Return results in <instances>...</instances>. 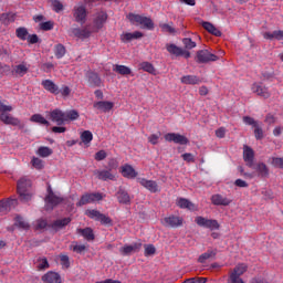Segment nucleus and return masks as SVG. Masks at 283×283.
Wrapping results in <instances>:
<instances>
[{
  "label": "nucleus",
  "mask_w": 283,
  "mask_h": 283,
  "mask_svg": "<svg viewBox=\"0 0 283 283\" xmlns=\"http://www.w3.org/2000/svg\"><path fill=\"white\" fill-rule=\"evenodd\" d=\"M30 189H32V180H30V178L22 177L18 180L17 191L22 202H29V200H32V192H30Z\"/></svg>",
  "instance_id": "obj_1"
},
{
  "label": "nucleus",
  "mask_w": 283,
  "mask_h": 283,
  "mask_svg": "<svg viewBox=\"0 0 283 283\" xmlns=\"http://www.w3.org/2000/svg\"><path fill=\"white\" fill-rule=\"evenodd\" d=\"M127 19L128 21H130V23H137L138 25H143L145 30H154V21L151 20V18L129 13L127 15Z\"/></svg>",
  "instance_id": "obj_2"
},
{
  "label": "nucleus",
  "mask_w": 283,
  "mask_h": 283,
  "mask_svg": "<svg viewBox=\"0 0 283 283\" xmlns=\"http://www.w3.org/2000/svg\"><path fill=\"white\" fill-rule=\"evenodd\" d=\"M85 216H87V218H91V220H96L97 222H101V224H104V227H112L114 224L112 218L101 213V211L98 210H86Z\"/></svg>",
  "instance_id": "obj_3"
},
{
  "label": "nucleus",
  "mask_w": 283,
  "mask_h": 283,
  "mask_svg": "<svg viewBox=\"0 0 283 283\" xmlns=\"http://www.w3.org/2000/svg\"><path fill=\"white\" fill-rule=\"evenodd\" d=\"M63 202V198L56 196L54 191H52V187H48V196L45 197L46 211H52L54 207H59Z\"/></svg>",
  "instance_id": "obj_4"
},
{
  "label": "nucleus",
  "mask_w": 283,
  "mask_h": 283,
  "mask_svg": "<svg viewBox=\"0 0 283 283\" xmlns=\"http://www.w3.org/2000/svg\"><path fill=\"white\" fill-rule=\"evenodd\" d=\"M196 224L198 227H203V229H210V231H216L220 229V223L216 219H208L202 216L196 217L195 219Z\"/></svg>",
  "instance_id": "obj_5"
},
{
  "label": "nucleus",
  "mask_w": 283,
  "mask_h": 283,
  "mask_svg": "<svg viewBox=\"0 0 283 283\" xmlns=\"http://www.w3.org/2000/svg\"><path fill=\"white\" fill-rule=\"evenodd\" d=\"M73 18L76 23H80V25H85L87 21V9L85 6H75L73 8Z\"/></svg>",
  "instance_id": "obj_6"
},
{
  "label": "nucleus",
  "mask_w": 283,
  "mask_h": 283,
  "mask_svg": "<svg viewBox=\"0 0 283 283\" xmlns=\"http://www.w3.org/2000/svg\"><path fill=\"white\" fill-rule=\"evenodd\" d=\"M218 55L212 54L209 50H199L196 54V63H211L218 61Z\"/></svg>",
  "instance_id": "obj_7"
},
{
  "label": "nucleus",
  "mask_w": 283,
  "mask_h": 283,
  "mask_svg": "<svg viewBox=\"0 0 283 283\" xmlns=\"http://www.w3.org/2000/svg\"><path fill=\"white\" fill-rule=\"evenodd\" d=\"M101 200H103V195L101 192L84 193L76 203V207H85V205H92V202Z\"/></svg>",
  "instance_id": "obj_8"
},
{
  "label": "nucleus",
  "mask_w": 283,
  "mask_h": 283,
  "mask_svg": "<svg viewBox=\"0 0 283 283\" xmlns=\"http://www.w3.org/2000/svg\"><path fill=\"white\" fill-rule=\"evenodd\" d=\"M161 224L164 227H170V229H178L185 224V219L182 217L171 214L161 219Z\"/></svg>",
  "instance_id": "obj_9"
},
{
  "label": "nucleus",
  "mask_w": 283,
  "mask_h": 283,
  "mask_svg": "<svg viewBox=\"0 0 283 283\" xmlns=\"http://www.w3.org/2000/svg\"><path fill=\"white\" fill-rule=\"evenodd\" d=\"M107 12L99 11L95 13L93 19V32H98V30H103L105 23H107Z\"/></svg>",
  "instance_id": "obj_10"
},
{
  "label": "nucleus",
  "mask_w": 283,
  "mask_h": 283,
  "mask_svg": "<svg viewBox=\"0 0 283 283\" xmlns=\"http://www.w3.org/2000/svg\"><path fill=\"white\" fill-rule=\"evenodd\" d=\"M167 143H175L176 145H189V139L178 133H168L164 136Z\"/></svg>",
  "instance_id": "obj_11"
},
{
  "label": "nucleus",
  "mask_w": 283,
  "mask_h": 283,
  "mask_svg": "<svg viewBox=\"0 0 283 283\" xmlns=\"http://www.w3.org/2000/svg\"><path fill=\"white\" fill-rule=\"evenodd\" d=\"M50 120L52 123H56V125H65L66 119H65V112L55 108L49 113Z\"/></svg>",
  "instance_id": "obj_12"
},
{
  "label": "nucleus",
  "mask_w": 283,
  "mask_h": 283,
  "mask_svg": "<svg viewBox=\"0 0 283 283\" xmlns=\"http://www.w3.org/2000/svg\"><path fill=\"white\" fill-rule=\"evenodd\" d=\"M143 249V243L136 242L133 244H125L123 248L119 249L120 255H132L134 253H138Z\"/></svg>",
  "instance_id": "obj_13"
},
{
  "label": "nucleus",
  "mask_w": 283,
  "mask_h": 283,
  "mask_svg": "<svg viewBox=\"0 0 283 283\" xmlns=\"http://www.w3.org/2000/svg\"><path fill=\"white\" fill-rule=\"evenodd\" d=\"M28 72H30V65L25 62H21L20 64L12 66L11 74H13V76L23 78Z\"/></svg>",
  "instance_id": "obj_14"
},
{
  "label": "nucleus",
  "mask_w": 283,
  "mask_h": 283,
  "mask_svg": "<svg viewBox=\"0 0 283 283\" xmlns=\"http://www.w3.org/2000/svg\"><path fill=\"white\" fill-rule=\"evenodd\" d=\"M139 185L142 187H145L150 193H158L160 191V188L158 187V182L145 178H139L138 179Z\"/></svg>",
  "instance_id": "obj_15"
},
{
  "label": "nucleus",
  "mask_w": 283,
  "mask_h": 283,
  "mask_svg": "<svg viewBox=\"0 0 283 283\" xmlns=\"http://www.w3.org/2000/svg\"><path fill=\"white\" fill-rule=\"evenodd\" d=\"M211 202L212 205H214V207H229V205H231V202H233V200L217 193V195H212L211 196Z\"/></svg>",
  "instance_id": "obj_16"
},
{
  "label": "nucleus",
  "mask_w": 283,
  "mask_h": 283,
  "mask_svg": "<svg viewBox=\"0 0 283 283\" xmlns=\"http://www.w3.org/2000/svg\"><path fill=\"white\" fill-rule=\"evenodd\" d=\"M252 92L256 94L258 96H261V98H270L271 93L269 92V87L260 84V83H254L252 85Z\"/></svg>",
  "instance_id": "obj_17"
},
{
  "label": "nucleus",
  "mask_w": 283,
  "mask_h": 283,
  "mask_svg": "<svg viewBox=\"0 0 283 283\" xmlns=\"http://www.w3.org/2000/svg\"><path fill=\"white\" fill-rule=\"evenodd\" d=\"M0 120L1 123H4V125H12L13 127H19V125H21V120L10 115V113L0 114Z\"/></svg>",
  "instance_id": "obj_18"
},
{
  "label": "nucleus",
  "mask_w": 283,
  "mask_h": 283,
  "mask_svg": "<svg viewBox=\"0 0 283 283\" xmlns=\"http://www.w3.org/2000/svg\"><path fill=\"white\" fill-rule=\"evenodd\" d=\"M93 107L94 109H98L99 112L107 114V112H112V109H114V102H107V101L95 102L93 104Z\"/></svg>",
  "instance_id": "obj_19"
},
{
  "label": "nucleus",
  "mask_w": 283,
  "mask_h": 283,
  "mask_svg": "<svg viewBox=\"0 0 283 283\" xmlns=\"http://www.w3.org/2000/svg\"><path fill=\"white\" fill-rule=\"evenodd\" d=\"M116 198H117L119 205H130L132 203V197H129V192H127V190H125V188H123V187L118 188Z\"/></svg>",
  "instance_id": "obj_20"
},
{
  "label": "nucleus",
  "mask_w": 283,
  "mask_h": 283,
  "mask_svg": "<svg viewBox=\"0 0 283 283\" xmlns=\"http://www.w3.org/2000/svg\"><path fill=\"white\" fill-rule=\"evenodd\" d=\"M17 199H7L0 201V213H8L11 209L17 207Z\"/></svg>",
  "instance_id": "obj_21"
},
{
  "label": "nucleus",
  "mask_w": 283,
  "mask_h": 283,
  "mask_svg": "<svg viewBox=\"0 0 283 283\" xmlns=\"http://www.w3.org/2000/svg\"><path fill=\"white\" fill-rule=\"evenodd\" d=\"M255 158V153L249 146L243 147V159L247 163L248 167H253V160Z\"/></svg>",
  "instance_id": "obj_22"
},
{
  "label": "nucleus",
  "mask_w": 283,
  "mask_h": 283,
  "mask_svg": "<svg viewBox=\"0 0 283 283\" xmlns=\"http://www.w3.org/2000/svg\"><path fill=\"white\" fill-rule=\"evenodd\" d=\"M70 222H72V218L66 217V218L57 219V220L53 221L50 224V227L54 231H61V229H65V227H67V224H70Z\"/></svg>",
  "instance_id": "obj_23"
},
{
  "label": "nucleus",
  "mask_w": 283,
  "mask_h": 283,
  "mask_svg": "<svg viewBox=\"0 0 283 283\" xmlns=\"http://www.w3.org/2000/svg\"><path fill=\"white\" fill-rule=\"evenodd\" d=\"M122 176L124 178H128L130 180H134V178H136L138 176V172L136 171V169H134V167H132V165L126 164L122 167Z\"/></svg>",
  "instance_id": "obj_24"
},
{
  "label": "nucleus",
  "mask_w": 283,
  "mask_h": 283,
  "mask_svg": "<svg viewBox=\"0 0 283 283\" xmlns=\"http://www.w3.org/2000/svg\"><path fill=\"white\" fill-rule=\"evenodd\" d=\"M42 282L44 283H63L61 280V274L56 272H48L42 276Z\"/></svg>",
  "instance_id": "obj_25"
},
{
  "label": "nucleus",
  "mask_w": 283,
  "mask_h": 283,
  "mask_svg": "<svg viewBox=\"0 0 283 283\" xmlns=\"http://www.w3.org/2000/svg\"><path fill=\"white\" fill-rule=\"evenodd\" d=\"M180 81L184 85H200L202 83V80L197 75H184Z\"/></svg>",
  "instance_id": "obj_26"
},
{
  "label": "nucleus",
  "mask_w": 283,
  "mask_h": 283,
  "mask_svg": "<svg viewBox=\"0 0 283 283\" xmlns=\"http://www.w3.org/2000/svg\"><path fill=\"white\" fill-rule=\"evenodd\" d=\"M177 207L179 209H188V211H196V205L188 199L185 198H178L176 202Z\"/></svg>",
  "instance_id": "obj_27"
},
{
  "label": "nucleus",
  "mask_w": 283,
  "mask_h": 283,
  "mask_svg": "<svg viewBox=\"0 0 283 283\" xmlns=\"http://www.w3.org/2000/svg\"><path fill=\"white\" fill-rule=\"evenodd\" d=\"M143 36H144L143 32L135 31L133 33H128V32L123 33L120 35V39H122L123 43H129V41H134L136 39H143Z\"/></svg>",
  "instance_id": "obj_28"
},
{
  "label": "nucleus",
  "mask_w": 283,
  "mask_h": 283,
  "mask_svg": "<svg viewBox=\"0 0 283 283\" xmlns=\"http://www.w3.org/2000/svg\"><path fill=\"white\" fill-rule=\"evenodd\" d=\"M42 87H44L46 92H50V94L59 95V85L54 84L52 80L42 81Z\"/></svg>",
  "instance_id": "obj_29"
},
{
  "label": "nucleus",
  "mask_w": 283,
  "mask_h": 283,
  "mask_svg": "<svg viewBox=\"0 0 283 283\" xmlns=\"http://www.w3.org/2000/svg\"><path fill=\"white\" fill-rule=\"evenodd\" d=\"M95 176H96V178H98V180H104V181L116 179V176H114V174H112V169H109V170H96Z\"/></svg>",
  "instance_id": "obj_30"
},
{
  "label": "nucleus",
  "mask_w": 283,
  "mask_h": 283,
  "mask_svg": "<svg viewBox=\"0 0 283 283\" xmlns=\"http://www.w3.org/2000/svg\"><path fill=\"white\" fill-rule=\"evenodd\" d=\"M76 233L78 235H83L84 240H87L88 242H92L95 238L94 230H92V228H77Z\"/></svg>",
  "instance_id": "obj_31"
},
{
  "label": "nucleus",
  "mask_w": 283,
  "mask_h": 283,
  "mask_svg": "<svg viewBox=\"0 0 283 283\" xmlns=\"http://www.w3.org/2000/svg\"><path fill=\"white\" fill-rule=\"evenodd\" d=\"M17 20V13L13 12H8V13H2L0 15V23L3 25H10V23H14Z\"/></svg>",
  "instance_id": "obj_32"
},
{
  "label": "nucleus",
  "mask_w": 283,
  "mask_h": 283,
  "mask_svg": "<svg viewBox=\"0 0 283 283\" xmlns=\"http://www.w3.org/2000/svg\"><path fill=\"white\" fill-rule=\"evenodd\" d=\"M72 34H74L77 39H90L92 32L87 28H74L72 29Z\"/></svg>",
  "instance_id": "obj_33"
},
{
  "label": "nucleus",
  "mask_w": 283,
  "mask_h": 283,
  "mask_svg": "<svg viewBox=\"0 0 283 283\" xmlns=\"http://www.w3.org/2000/svg\"><path fill=\"white\" fill-rule=\"evenodd\" d=\"M203 30H207L213 36H222V32L216 28L211 22H202Z\"/></svg>",
  "instance_id": "obj_34"
},
{
  "label": "nucleus",
  "mask_w": 283,
  "mask_h": 283,
  "mask_svg": "<svg viewBox=\"0 0 283 283\" xmlns=\"http://www.w3.org/2000/svg\"><path fill=\"white\" fill-rule=\"evenodd\" d=\"M255 171L260 178H269V166H266V164H256Z\"/></svg>",
  "instance_id": "obj_35"
},
{
  "label": "nucleus",
  "mask_w": 283,
  "mask_h": 283,
  "mask_svg": "<svg viewBox=\"0 0 283 283\" xmlns=\"http://www.w3.org/2000/svg\"><path fill=\"white\" fill-rule=\"evenodd\" d=\"M113 72H116L117 74H120L122 76H129L132 74V69L125 65L115 64L113 66Z\"/></svg>",
  "instance_id": "obj_36"
},
{
  "label": "nucleus",
  "mask_w": 283,
  "mask_h": 283,
  "mask_svg": "<svg viewBox=\"0 0 283 283\" xmlns=\"http://www.w3.org/2000/svg\"><path fill=\"white\" fill-rule=\"evenodd\" d=\"M166 50L169 52L172 56H182V48H179L176 44L167 43Z\"/></svg>",
  "instance_id": "obj_37"
},
{
  "label": "nucleus",
  "mask_w": 283,
  "mask_h": 283,
  "mask_svg": "<svg viewBox=\"0 0 283 283\" xmlns=\"http://www.w3.org/2000/svg\"><path fill=\"white\" fill-rule=\"evenodd\" d=\"M247 264L244 263H241V264H238L233 271L230 272V275H233L235 277H242V275H244V273H247Z\"/></svg>",
  "instance_id": "obj_38"
},
{
  "label": "nucleus",
  "mask_w": 283,
  "mask_h": 283,
  "mask_svg": "<svg viewBox=\"0 0 283 283\" xmlns=\"http://www.w3.org/2000/svg\"><path fill=\"white\" fill-rule=\"evenodd\" d=\"M216 255H218V250H208L199 256L198 262H200V264H205L207 260L216 258Z\"/></svg>",
  "instance_id": "obj_39"
},
{
  "label": "nucleus",
  "mask_w": 283,
  "mask_h": 283,
  "mask_svg": "<svg viewBox=\"0 0 283 283\" xmlns=\"http://www.w3.org/2000/svg\"><path fill=\"white\" fill-rule=\"evenodd\" d=\"M31 123H38L39 125H45L46 127H50V122L43 117L41 114H34L30 118Z\"/></svg>",
  "instance_id": "obj_40"
},
{
  "label": "nucleus",
  "mask_w": 283,
  "mask_h": 283,
  "mask_svg": "<svg viewBox=\"0 0 283 283\" xmlns=\"http://www.w3.org/2000/svg\"><path fill=\"white\" fill-rule=\"evenodd\" d=\"M88 82L93 87H101L103 85V81H101V77L96 73L90 74Z\"/></svg>",
  "instance_id": "obj_41"
},
{
  "label": "nucleus",
  "mask_w": 283,
  "mask_h": 283,
  "mask_svg": "<svg viewBox=\"0 0 283 283\" xmlns=\"http://www.w3.org/2000/svg\"><path fill=\"white\" fill-rule=\"evenodd\" d=\"M264 39H269L270 41H272V39H276V41H282L283 39V31H274V32H265L263 34Z\"/></svg>",
  "instance_id": "obj_42"
},
{
  "label": "nucleus",
  "mask_w": 283,
  "mask_h": 283,
  "mask_svg": "<svg viewBox=\"0 0 283 283\" xmlns=\"http://www.w3.org/2000/svg\"><path fill=\"white\" fill-rule=\"evenodd\" d=\"M52 154H54L52 148L46 147V146H41L38 149V156H41V158H48L49 156H52Z\"/></svg>",
  "instance_id": "obj_43"
},
{
  "label": "nucleus",
  "mask_w": 283,
  "mask_h": 283,
  "mask_svg": "<svg viewBox=\"0 0 283 283\" xmlns=\"http://www.w3.org/2000/svg\"><path fill=\"white\" fill-rule=\"evenodd\" d=\"M36 264H38V269L39 271H43L45 269H50V263L48 262V258L45 256H39L36 259Z\"/></svg>",
  "instance_id": "obj_44"
},
{
  "label": "nucleus",
  "mask_w": 283,
  "mask_h": 283,
  "mask_svg": "<svg viewBox=\"0 0 283 283\" xmlns=\"http://www.w3.org/2000/svg\"><path fill=\"white\" fill-rule=\"evenodd\" d=\"M65 45L63 44H56L54 46V54L56 56V59H63V56H65Z\"/></svg>",
  "instance_id": "obj_45"
},
{
  "label": "nucleus",
  "mask_w": 283,
  "mask_h": 283,
  "mask_svg": "<svg viewBox=\"0 0 283 283\" xmlns=\"http://www.w3.org/2000/svg\"><path fill=\"white\" fill-rule=\"evenodd\" d=\"M140 70H143L144 72H148V74H156V69L154 67V64L149 62L140 63Z\"/></svg>",
  "instance_id": "obj_46"
},
{
  "label": "nucleus",
  "mask_w": 283,
  "mask_h": 283,
  "mask_svg": "<svg viewBox=\"0 0 283 283\" xmlns=\"http://www.w3.org/2000/svg\"><path fill=\"white\" fill-rule=\"evenodd\" d=\"M93 139H94V135H92V132L90 130H84L81 134V140L82 143H84V145H88V143H92Z\"/></svg>",
  "instance_id": "obj_47"
},
{
  "label": "nucleus",
  "mask_w": 283,
  "mask_h": 283,
  "mask_svg": "<svg viewBox=\"0 0 283 283\" xmlns=\"http://www.w3.org/2000/svg\"><path fill=\"white\" fill-rule=\"evenodd\" d=\"M172 25L174 22H171L170 24L161 23L159 24V28L161 29V31L167 32L168 34H176V28H174Z\"/></svg>",
  "instance_id": "obj_48"
},
{
  "label": "nucleus",
  "mask_w": 283,
  "mask_h": 283,
  "mask_svg": "<svg viewBox=\"0 0 283 283\" xmlns=\"http://www.w3.org/2000/svg\"><path fill=\"white\" fill-rule=\"evenodd\" d=\"M15 34H17V36H18V39H20V41H27V39H28V29H25V28H23V27H21V28H18L17 30H15Z\"/></svg>",
  "instance_id": "obj_49"
},
{
  "label": "nucleus",
  "mask_w": 283,
  "mask_h": 283,
  "mask_svg": "<svg viewBox=\"0 0 283 283\" xmlns=\"http://www.w3.org/2000/svg\"><path fill=\"white\" fill-rule=\"evenodd\" d=\"M15 227H19L20 229H30V223H28L23 217L18 216L15 217Z\"/></svg>",
  "instance_id": "obj_50"
},
{
  "label": "nucleus",
  "mask_w": 283,
  "mask_h": 283,
  "mask_svg": "<svg viewBox=\"0 0 283 283\" xmlns=\"http://www.w3.org/2000/svg\"><path fill=\"white\" fill-rule=\"evenodd\" d=\"M59 94H61L63 98H67L72 94V88L67 85H63L61 90L59 88Z\"/></svg>",
  "instance_id": "obj_51"
},
{
  "label": "nucleus",
  "mask_w": 283,
  "mask_h": 283,
  "mask_svg": "<svg viewBox=\"0 0 283 283\" xmlns=\"http://www.w3.org/2000/svg\"><path fill=\"white\" fill-rule=\"evenodd\" d=\"M78 118V112L72 109L69 112H65V120H76Z\"/></svg>",
  "instance_id": "obj_52"
},
{
  "label": "nucleus",
  "mask_w": 283,
  "mask_h": 283,
  "mask_svg": "<svg viewBox=\"0 0 283 283\" xmlns=\"http://www.w3.org/2000/svg\"><path fill=\"white\" fill-rule=\"evenodd\" d=\"M182 43L186 48V50H193V48H196V42L193 40H191L190 38H184L182 39Z\"/></svg>",
  "instance_id": "obj_53"
},
{
  "label": "nucleus",
  "mask_w": 283,
  "mask_h": 283,
  "mask_svg": "<svg viewBox=\"0 0 283 283\" xmlns=\"http://www.w3.org/2000/svg\"><path fill=\"white\" fill-rule=\"evenodd\" d=\"M254 136L256 140H262V138H264V130H262V127H260L258 124L254 126Z\"/></svg>",
  "instance_id": "obj_54"
},
{
  "label": "nucleus",
  "mask_w": 283,
  "mask_h": 283,
  "mask_svg": "<svg viewBox=\"0 0 283 283\" xmlns=\"http://www.w3.org/2000/svg\"><path fill=\"white\" fill-rule=\"evenodd\" d=\"M271 164L273 165V167L283 169V158L282 157H273Z\"/></svg>",
  "instance_id": "obj_55"
},
{
  "label": "nucleus",
  "mask_w": 283,
  "mask_h": 283,
  "mask_svg": "<svg viewBox=\"0 0 283 283\" xmlns=\"http://www.w3.org/2000/svg\"><path fill=\"white\" fill-rule=\"evenodd\" d=\"M13 107L10 105H6L3 101L0 99V114H8V112H12Z\"/></svg>",
  "instance_id": "obj_56"
},
{
  "label": "nucleus",
  "mask_w": 283,
  "mask_h": 283,
  "mask_svg": "<svg viewBox=\"0 0 283 283\" xmlns=\"http://www.w3.org/2000/svg\"><path fill=\"white\" fill-rule=\"evenodd\" d=\"M41 30H44L45 32L53 30L54 29V22L52 21H46V22H42L40 24Z\"/></svg>",
  "instance_id": "obj_57"
},
{
  "label": "nucleus",
  "mask_w": 283,
  "mask_h": 283,
  "mask_svg": "<svg viewBox=\"0 0 283 283\" xmlns=\"http://www.w3.org/2000/svg\"><path fill=\"white\" fill-rule=\"evenodd\" d=\"M182 283H207V277H190L185 280Z\"/></svg>",
  "instance_id": "obj_58"
},
{
  "label": "nucleus",
  "mask_w": 283,
  "mask_h": 283,
  "mask_svg": "<svg viewBox=\"0 0 283 283\" xmlns=\"http://www.w3.org/2000/svg\"><path fill=\"white\" fill-rule=\"evenodd\" d=\"M50 1L55 12H61V10H63V3H61V1L59 0H50Z\"/></svg>",
  "instance_id": "obj_59"
},
{
  "label": "nucleus",
  "mask_w": 283,
  "mask_h": 283,
  "mask_svg": "<svg viewBox=\"0 0 283 283\" xmlns=\"http://www.w3.org/2000/svg\"><path fill=\"white\" fill-rule=\"evenodd\" d=\"M48 227V221L45 219H39L35 221L36 231H41V229H45Z\"/></svg>",
  "instance_id": "obj_60"
},
{
  "label": "nucleus",
  "mask_w": 283,
  "mask_h": 283,
  "mask_svg": "<svg viewBox=\"0 0 283 283\" xmlns=\"http://www.w3.org/2000/svg\"><path fill=\"white\" fill-rule=\"evenodd\" d=\"M61 264L64 266V269H70V256L65 254L60 255Z\"/></svg>",
  "instance_id": "obj_61"
},
{
  "label": "nucleus",
  "mask_w": 283,
  "mask_h": 283,
  "mask_svg": "<svg viewBox=\"0 0 283 283\" xmlns=\"http://www.w3.org/2000/svg\"><path fill=\"white\" fill-rule=\"evenodd\" d=\"M31 163H32V165L35 169H42L43 168V160H41L40 158L33 157Z\"/></svg>",
  "instance_id": "obj_62"
},
{
  "label": "nucleus",
  "mask_w": 283,
  "mask_h": 283,
  "mask_svg": "<svg viewBox=\"0 0 283 283\" xmlns=\"http://www.w3.org/2000/svg\"><path fill=\"white\" fill-rule=\"evenodd\" d=\"M156 253V248L153 244L145 245V255H154Z\"/></svg>",
  "instance_id": "obj_63"
},
{
  "label": "nucleus",
  "mask_w": 283,
  "mask_h": 283,
  "mask_svg": "<svg viewBox=\"0 0 283 283\" xmlns=\"http://www.w3.org/2000/svg\"><path fill=\"white\" fill-rule=\"evenodd\" d=\"M158 140H160V133L159 134H153L148 137V142L151 145H158Z\"/></svg>",
  "instance_id": "obj_64"
}]
</instances>
